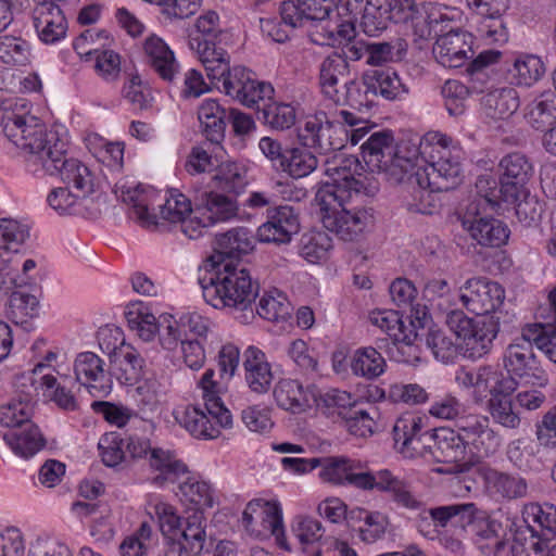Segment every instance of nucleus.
<instances>
[{"instance_id": "nucleus-1", "label": "nucleus", "mask_w": 556, "mask_h": 556, "mask_svg": "<svg viewBox=\"0 0 556 556\" xmlns=\"http://www.w3.org/2000/svg\"><path fill=\"white\" fill-rule=\"evenodd\" d=\"M421 418L415 416L400 417L393 426L395 448L405 457L424 456L427 448L438 463L455 464L458 472H464L473 464L467 457V440L463 430L447 428L421 432Z\"/></svg>"}, {"instance_id": "nucleus-2", "label": "nucleus", "mask_w": 556, "mask_h": 556, "mask_svg": "<svg viewBox=\"0 0 556 556\" xmlns=\"http://www.w3.org/2000/svg\"><path fill=\"white\" fill-rule=\"evenodd\" d=\"M201 283L204 300L214 308L238 314L236 318L242 324L254 318L253 304L258 294V283L243 265L214 261V271Z\"/></svg>"}, {"instance_id": "nucleus-3", "label": "nucleus", "mask_w": 556, "mask_h": 556, "mask_svg": "<svg viewBox=\"0 0 556 556\" xmlns=\"http://www.w3.org/2000/svg\"><path fill=\"white\" fill-rule=\"evenodd\" d=\"M2 122L4 135L28 154L27 163L35 172L54 170L55 163L67 152V142L33 115L4 112Z\"/></svg>"}, {"instance_id": "nucleus-4", "label": "nucleus", "mask_w": 556, "mask_h": 556, "mask_svg": "<svg viewBox=\"0 0 556 556\" xmlns=\"http://www.w3.org/2000/svg\"><path fill=\"white\" fill-rule=\"evenodd\" d=\"M362 172L363 165L354 155L340 154L327 160L325 173L332 182H327L318 189L315 201L318 205H329L334 202H346L353 193L359 194L365 189L361 180Z\"/></svg>"}, {"instance_id": "nucleus-5", "label": "nucleus", "mask_w": 556, "mask_h": 556, "mask_svg": "<svg viewBox=\"0 0 556 556\" xmlns=\"http://www.w3.org/2000/svg\"><path fill=\"white\" fill-rule=\"evenodd\" d=\"M30 417L27 404L21 407H0V425L9 428L3 433V440L15 455L25 459L33 457L46 445V439Z\"/></svg>"}, {"instance_id": "nucleus-6", "label": "nucleus", "mask_w": 556, "mask_h": 556, "mask_svg": "<svg viewBox=\"0 0 556 556\" xmlns=\"http://www.w3.org/2000/svg\"><path fill=\"white\" fill-rule=\"evenodd\" d=\"M455 381L466 389H473V399L482 402L490 395H511L518 387L516 379L492 365L460 367L456 370Z\"/></svg>"}, {"instance_id": "nucleus-7", "label": "nucleus", "mask_w": 556, "mask_h": 556, "mask_svg": "<svg viewBox=\"0 0 556 556\" xmlns=\"http://www.w3.org/2000/svg\"><path fill=\"white\" fill-rule=\"evenodd\" d=\"M345 202L319 205L324 227L343 241H356L374 224V210L344 206Z\"/></svg>"}, {"instance_id": "nucleus-8", "label": "nucleus", "mask_w": 556, "mask_h": 556, "mask_svg": "<svg viewBox=\"0 0 556 556\" xmlns=\"http://www.w3.org/2000/svg\"><path fill=\"white\" fill-rule=\"evenodd\" d=\"M459 300L463 305L478 316L498 315L503 319H510L507 313L503 314L501 306L505 300V290L495 281L485 277H473L465 281L459 288Z\"/></svg>"}, {"instance_id": "nucleus-9", "label": "nucleus", "mask_w": 556, "mask_h": 556, "mask_svg": "<svg viewBox=\"0 0 556 556\" xmlns=\"http://www.w3.org/2000/svg\"><path fill=\"white\" fill-rule=\"evenodd\" d=\"M341 134H343L342 125L330 119L324 111L307 116L304 124L298 127L300 144L320 155L341 150L344 147Z\"/></svg>"}, {"instance_id": "nucleus-10", "label": "nucleus", "mask_w": 556, "mask_h": 556, "mask_svg": "<svg viewBox=\"0 0 556 556\" xmlns=\"http://www.w3.org/2000/svg\"><path fill=\"white\" fill-rule=\"evenodd\" d=\"M346 484L354 485L363 490L374 488L391 494L393 501L408 509H418L421 503L413 495L409 485L393 476L389 470H380L377 475L364 471L363 467L353 468L349 473Z\"/></svg>"}, {"instance_id": "nucleus-11", "label": "nucleus", "mask_w": 556, "mask_h": 556, "mask_svg": "<svg viewBox=\"0 0 556 556\" xmlns=\"http://www.w3.org/2000/svg\"><path fill=\"white\" fill-rule=\"evenodd\" d=\"M362 156L371 172L382 174L392 182L402 173L394 162V136L392 130L382 129L371 132L361 144Z\"/></svg>"}, {"instance_id": "nucleus-12", "label": "nucleus", "mask_w": 556, "mask_h": 556, "mask_svg": "<svg viewBox=\"0 0 556 556\" xmlns=\"http://www.w3.org/2000/svg\"><path fill=\"white\" fill-rule=\"evenodd\" d=\"M479 204H468L462 217V226L481 247L500 248L507 243L510 230L500 219L484 216Z\"/></svg>"}, {"instance_id": "nucleus-13", "label": "nucleus", "mask_w": 556, "mask_h": 556, "mask_svg": "<svg viewBox=\"0 0 556 556\" xmlns=\"http://www.w3.org/2000/svg\"><path fill=\"white\" fill-rule=\"evenodd\" d=\"M457 429L463 430L467 445L471 447L473 464L497 452L501 446V437L490 427L486 416L468 415L457 420Z\"/></svg>"}, {"instance_id": "nucleus-14", "label": "nucleus", "mask_w": 556, "mask_h": 556, "mask_svg": "<svg viewBox=\"0 0 556 556\" xmlns=\"http://www.w3.org/2000/svg\"><path fill=\"white\" fill-rule=\"evenodd\" d=\"M500 193L505 202H515L527 194L533 175L532 164L526 155L514 152L505 155L500 164Z\"/></svg>"}, {"instance_id": "nucleus-15", "label": "nucleus", "mask_w": 556, "mask_h": 556, "mask_svg": "<svg viewBox=\"0 0 556 556\" xmlns=\"http://www.w3.org/2000/svg\"><path fill=\"white\" fill-rule=\"evenodd\" d=\"M266 218L256 232L263 243L287 244L300 230L299 216L290 205L267 208Z\"/></svg>"}, {"instance_id": "nucleus-16", "label": "nucleus", "mask_w": 556, "mask_h": 556, "mask_svg": "<svg viewBox=\"0 0 556 556\" xmlns=\"http://www.w3.org/2000/svg\"><path fill=\"white\" fill-rule=\"evenodd\" d=\"M467 7L481 17L478 28L481 37L494 43L508 40L503 15L509 8V0H465Z\"/></svg>"}, {"instance_id": "nucleus-17", "label": "nucleus", "mask_w": 556, "mask_h": 556, "mask_svg": "<svg viewBox=\"0 0 556 556\" xmlns=\"http://www.w3.org/2000/svg\"><path fill=\"white\" fill-rule=\"evenodd\" d=\"M434 184L427 169L417 168L407 176L409 195L405 200V206L408 212L431 215L440 207L442 190L435 188Z\"/></svg>"}, {"instance_id": "nucleus-18", "label": "nucleus", "mask_w": 556, "mask_h": 556, "mask_svg": "<svg viewBox=\"0 0 556 556\" xmlns=\"http://www.w3.org/2000/svg\"><path fill=\"white\" fill-rule=\"evenodd\" d=\"M76 381L86 387L96 397L106 396L112 390L110 371L104 370V362L93 352H83L74 362Z\"/></svg>"}, {"instance_id": "nucleus-19", "label": "nucleus", "mask_w": 556, "mask_h": 556, "mask_svg": "<svg viewBox=\"0 0 556 556\" xmlns=\"http://www.w3.org/2000/svg\"><path fill=\"white\" fill-rule=\"evenodd\" d=\"M206 518L203 511L194 510L179 529L177 539L169 543L165 556H194L208 544L206 540Z\"/></svg>"}, {"instance_id": "nucleus-20", "label": "nucleus", "mask_w": 556, "mask_h": 556, "mask_svg": "<svg viewBox=\"0 0 556 556\" xmlns=\"http://www.w3.org/2000/svg\"><path fill=\"white\" fill-rule=\"evenodd\" d=\"M503 363L507 370L506 375L532 377L533 383L539 387H544L548 382L544 371L539 370L533 346L529 342L515 341L509 344L504 353Z\"/></svg>"}, {"instance_id": "nucleus-21", "label": "nucleus", "mask_w": 556, "mask_h": 556, "mask_svg": "<svg viewBox=\"0 0 556 556\" xmlns=\"http://www.w3.org/2000/svg\"><path fill=\"white\" fill-rule=\"evenodd\" d=\"M508 319H503L498 315H484L475 318L470 330L462 340L470 357H481L486 354L497 333L502 330H508Z\"/></svg>"}, {"instance_id": "nucleus-22", "label": "nucleus", "mask_w": 556, "mask_h": 556, "mask_svg": "<svg viewBox=\"0 0 556 556\" xmlns=\"http://www.w3.org/2000/svg\"><path fill=\"white\" fill-rule=\"evenodd\" d=\"M333 0H288L280 8L281 20L292 28L312 25L329 17Z\"/></svg>"}, {"instance_id": "nucleus-23", "label": "nucleus", "mask_w": 556, "mask_h": 556, "mask_svg": "<svg viewBox=\"0 0 556 556\" xmlns=\"http://www.w3.org/2000/svg\"><path fill=\"white\" fill-rule=\"evenodd\" d=\"M110 375L122 384L131 386L143 375L144 359L140 353L124 341L110 353Z\"/></svg>"}, {"instance_id": "nucleus-24", "label": "nucleus", "mask_w": 556, "mask_h": 556, "mask_svg": "<svg viewBox=\"0 0 556 556\" xmlns=\"http://www.w3.org/2000/svg\"><path fill=\"white\" fill-rule=\"evenodd\" d=\"M274 397L279 407L292 413H302L317 402V390L293 379H281L274 388Z\"/></svg>"}, {"instance_id": "nucleus-25", "label": "nucleus", "mask_w": 556, "mask_h": 556, "mask_svg": "<svg viewBox=\"0 0 556 556\" xmlns=\"http://www.w3.org/2000/svg\"><path fill=\"white\" fill-rule=\"evenodd\" d=\"M522 519L531 536L546 543L556 536L555 505L529 503L522 509Z\"/></svg>"}, {"instance_id": "nucleus-26", "label": "nucleus", "mask_w": 556, "mask_h": 556, "mask_svg": "<svg viewBox=\"0 0 556 556\" xmlns=\"http://www.w3.org/2000/svg\"><path fill=\"white\" fill-rule=\"evenodd\" d=\"M189 46L194 50L199 60L203 64L207 77L214 81L215 79L222 80L229 72V55L216 41L205 38L201 40L198 37H191Z\"/></svg>"}, {"instance_id": "nucleus-27", "label": "nucleus", "mask_w": 556, "mask_h": 556, "mask_svg": "<svg viewBox=\"0 0 556 556\" xmlns=\"http://www.w3.org/2000/svg\"><path fill=\"white\" fill-rule=\"evenodd\" d=\"M243 367L245 382L252 392L264 394L271 389L274 374L263 351L249 346L244 352Z\"/></svg>"}, {"instance_id": "nucleus-28", "label": "nucleus", "mask_w": 556, "mask_h": 556, "mask_svg": "<svg viewBox=\"0 0 556 556\" xmlns=\"http://www.w3.org/2000/svg\"><path fill=\"white\" fill-rule=\"evenodd\" d=\"M54 170H46L49 175L59 174L61 179L73 188L78 197L86 198L93 192V175L90 169L77 159L67 157V152L63 153L60 161L55 163Z\"/></svg>"}, {"instance_id": "nucleus-29", "label": "nucleus", "mask_w": 556, "mask_h": 556, "mask_svg": "<svg viewBox=\"0 0 556 556\" xmlns=\"http://www.w3.org/2000/svg\"><path fill=\"white\" fill-rule=\"evenodd\" d=\"M350 77V66L345 58L333 52L323 60L319 65V86L321 92L334 103H341L339 83H345Z\"/></svg>"}, {"instance_id": "nucleus-30", "label": "nucleus", "mask_w": 556, "mask_h": 556, "mask_svg": "<svg viewBox=\"0 0 556 556\" xmlns=\"http://www.w3.org/2000/svg\"><path fill=\"white\" fill-rule=\"evenodd\" d=\"M255 248V237L245 227H237L216 237V253L218 261L233 262L251 253Z\"/></svg>"}, {"instance_id": "nucleus-31", "label": "nucleus", "mask_w": 556, "mask_h": 556, "mask_svg": "<svg viewBox=\"0 0 556 556\" xmlns=\"http://www.w3.org/2000/svg\"><path fill=\"white\" fill-rule=\"evenodd\" d=\"M227 110L216 100L206 99L198 110V119L201 124V131L214 148H220L225 139L227 123Z\"/></svg>"}, {"instance_id": "nucleus-32", "label": "nucleus", "mask_w": 556, "mask_h": 556, "mask_svg": "<svg viewBox=\"0 0 556 556\" xmlns=\"http://www.w3.org/2000/svg\"><path fill=\"white\" fill-rule=\"evenodd\" d=\"M465 38L464 33L453 29L438 36L433 46V54L438 62L445 67H460L467 60V52L470 51Z\"/></svg>"}, {"instance_id": "nucleus-33", "label": "nucleus", "mask_w": 556, "mask_h": 556, "mask_svg": "<svg viewBox=\"0 0 556 556\" xmlns=\"http://www.w3.org/2000/svg\"><path fill=\"white\" fill-rule=\"evenodd\" d=\"M482 511L473 503H460L433 507L429 509V515L440 527L451 523L468 532L478 517L482 516Z\"/></svg>"}, {"instance_id": "nucleus-34", "label": "nucleus", "mask_w": 556, "mask_h": 556, "mask_svg": "<svg viewBox=\"0 0 556 556\" xmlns=\"http://www.w3.org/2000/svg\"><path fill=\"white\" fill-rule=\"evenodd\" d=\"M34 26L40 40L45 43H55L65 37L67 22L60 7L35 8Z\"/></svg>"}, {"instance_id": "nucleus-35", "label": "nucleus", "mask_w": 556, "mask_h": 556, "mask_svg": "<svg viewBox=\"0 0 556 556\" xmlns=\"http://www.w3.org/2000/svg\"><path fill=\"white\" fill-rule=\"evenodd\" d=\"M150 467L160 473L154 477L153 482L163 485L164 483H178L189 475L187 465L178 459L169 450L154 447L149 456Z\"/></svg>"}, {"instance_id": "nucleus-36", "label": "nucleus", "mask_w": 556, "mask_h": 556, "mask_svg": "<svg viewBox=\"0 0 556 556\" xmlns=\"http://www.w3.org/2000/svg\"><path fill=\"white\" fill-rule=\"evenodd\" d=\"M214 376L213 369H206L199 381L203 392L204 407L223 428H228L232 425V416L219 397L222 388L219 382L214 380Z\"/></svg>"}, {"instance_id": "nucleus-37", "label": "nucleus", "mask_w": 556, "mask_h": 556, "mask_svg": "<svg viewBox=\"0 0 556 556\" xmlns=\"http://www.w3.org/2000/svg\"><path fill=\"white\" fill-rule=\"evenodd\" d=\"M365 81L376 98L380 96L386 100H395L408 92L399 75L391 70H369L365 72Z\"/></svg>"}, {"instance_id": "nucleus-38", "label": "nucleus", "mask_w": 556, "mask_h": 556, "mask_svg": "<svg viewBox=\"0 0 556 556\" xmlns=\"http://www.w3.org/2000/svg\"><path fill=\"white\" fill-rule=\"evenodd\" d=\"M481 104L491 118H506L518 110L519 94L511 87L496 88L482 97Z\"/></svg>"}, {"instance_id": "nucleus-39", "label": "nucleus", "mask_w": 556, "mask_h": 556, "mask_svg": "<svg viewBox=\"0 0 556 556\" xmlns=\"http://www.w3.org/2000/svg\"><path fill=\"white\" fill-rule=\"evenodd\" d=\"M198 201V210L203 211V218L211 225L228 220L237 214V203L231 197L205 191Z\"/></svg>"}, {"instance_id": "nucleus-40", "label": "nucleus", "mask_w": 556, "mask_h": 556, "mask_svg": "<svg viewBox=\"0 0 556 556\" xmlns=\"http://www.w3.org/2000/svg\"><path fill=\"white\" fill-rule=\"evenodd\" d=\"M525 117L528 124L539 131H546L556 124V97L552 92L542 93L527 105Z\"/></svg>"}, {"instance_id": "nucleus-41", "label": "nucleus", "mask_w": 556, "mask_h": 556, "mask_svg": "<svg viewBox=\"0 0 556 556\" xmlns=\"http://www.w3.org/2000/svg\"><path fill=\"white\" fill-rule=\"evenodd\" d=\"M460 148L454 147L448 157L438 161L430 169L431 179L434 186L441 190L454 189L462 180L463 167L460 163Z\"/></svg>"}, {"instance_id": "nucleus-42", "label": "nucleus", "mask_w": 556, "mask_h": 556, "mask_svg": "<svg viewBox=\"0 0 556 556\" xmlns=\"http://www.w3.org/2000/svg\"><path fill=\"white\" fill-rule=\"evenodd\" d=\"M144 51L151 66L164 79L172 81L176 72L173 51L159 37L151 36L144 42Z\"/></svg>"}, {"instance_id": "nucleus-43", "label": "nucleus", "mask_w": 556, "mask_h": 556, "mask_svg": "<svg viewBox=\"0 0 556 556\" xmlns=\"http://www.w3.org/2000/svg\"><path fill=\"white\" fill-rule=\"evenodd\" d=\"M292 532L299 540L305 556L321 555V549L316 545L324 535L320 521L307 516H298L294 518Z\"/></svg>"}, {"instance_id": "nucleus-44", "label": "nucleus", "mask_w": 556, "mask_h": 556, "mask_svg": "<svg viewBox=\"0 0 556 556\" xmlns=\"http://www.w3.org/2000/svg\"><path fill=\"white\" fill-rule=\"evenodd\" d=\"M350 366L355 376L374 380L384 372L387 364L381 352L374 346H365L354 352Z\"/></svg>"}, {"instance_id": "nucleus-45", "label": "nucleus", "mask_w": 556, "mask_h": 556, "mask_svg": "<svg viewBox=\"0 0 556 556\" xmlns=\"http://www.w3.org/2000/svg\"><path fill=\"white\" fill-rule=\"evenodd\" d=\"M421 139V160L427 163V166L419 167L420 169H430L438 161L448 157L450 153L453 152L454 147L451 137L439 131H429Z\"/></svg>"}, {"instance_id": "nucleus-46", "label": "nucleus", "mask_w": 556, "mask_h": 556, "mask_svg": "<svg viewBox=\"0 0 556 556\" xmlns=\"http://www.w3.org/2000/svg\"><path fill=\"white\" fill-rule=\"evenodd\" d=\"M488 483L496 494L506 500L523 498L528 495V482L519 476L491 470L486 476Z\"/></svg>"}, {"instance_id": "nucleus-47", "label": "nucleus", "mask_w": 556, "mask_h": 556, "mask_svg": "<svg viewBox=\"0 0 556 556\" xmlns=\"http://www.w3.org/2000/svg\"><path fill=\"white\" fill-rule=\"evenodd\" d=\"M181 424L190 434L203 440L216 439L222 427L215 418L197 406L187 407Z\"/></svg>"}, {"instance_id": "nucleus-48", "label": "nucleus", "mask_w": 556, "mask_h": 556, "mask_svg": "<svg viewBox=\"0 0 556 556\" xmlns=\"http://www.w3.org/2000/svg\"><path fill=\"white\" fill-rule=\"evenodd\" d=\"M304 147H287V156L281 172L299 179L312 174L318 166L317 156Z\"/></svg>"}, {"instance_id": "nucleus-49", "label": "nucleus", "mask_w": 556, "mask_h": 556, "mask_svg": "<svg viewBox=\"0 0 556 556\" xmlns=\"http://www.w3.org/2000/svg\"><path fill=\"white\" fill-rule=\"evenodd\" d=\"M421 137L416 136L407 140H401L399 143L394 142V162L393 166L401 169L397 178H392V182H403L408 173L417 166L421 160Z\"/></svg>"}, {"instance_id": "nucleus-50", "label": "nucleus", "mask_w": 556, "mask_h": 556, "mask_svg": "<svg viewBox=\"0 0 556 556\" xmlns=\"http://www.w3.org/2000/svg\"><path fill=\"white\" fill-rule=\"evenodd\" d=\"M257 519L261 521L262 534L265 532L275 536L277 544L286 549L291 551L285 535L282 510L278 503L265 502L261 505Z\"/></svg>"}, {"instance_id": "nucleus-51", "label": "nucleus", "mask_w": 556, "mask_h": 556, "mask_svg": "<svg viewBox=\"0 0 556 556\" xmlns=\"http://www.w3.org/2000/svg\"><path fill=\"white\" fill-rule=\"evenodd\" d=\"M390 20L388 0H365L362 8L361 27L368 36L386 29Z\"/></svg>"}, {"instance_id": "nucleus-52", "label": "nucleus", "mask_w": 556, "mask_h": 556, "mask_svg": "<svg viewBox=\"0 0 556 556\" xmlns=\"http://www.w3.org/2000/svg\"><path fill=\"white\" fill-rule=\"evenodd\" d=\"M406 52L407 43L402 38L368 43V58L366 63L380 66L389 62H399L404 59Z\"/></svg>"}, {"instance_id": "nucleus-53", "label": "nucleus", "mask_w": 556, "mask_h": 556, "mask_svg": "<svg viewBox=\"0 0 556 556\" xmlns=\"http://www.w3.org/2000/svg\"><path fill=\"white\" fill-rule=\"evenodd\" d=\"M257 119L277 130L289 129L295 124L296 113L294 106L288 103L264 104L257 106Z\"/></svg>"}, {"instance_id": "nucleus-54", "label": "nucleus", "mask_w": 556, "mask_h": 556, "mask_svg": "<svg viewBox=\"0 0 556 556\" xmlns=\"http://www.w3.org/2000/svg\"><path fill=\"white\" fill-rule=\"evenodd\" d=\"M177 484L185 501L197 506L194 510L202 511L204 508L213 507L214 492L206 482L194 480L187 475Z\"/></svg>"}, {"instance_id": "nucleus-55", "label": "nucleus", "mask_w": 556, "mask_h": 556, "mask_svg": "<svg viewBox=\"0 0 556 556\" xmlns=\"http://www.w3.org/2000/svg\"><path fill=\"white\" fill-rule=\"evenodd\" d=\"M343 87L345 92L341 93L342 100L340 104L349 105L359 112H367L375 106L376 94L368 88L365 81V74L361 81L349 79L343 84Z\"/></svg>"}, {"instance_id": "nucleus-56", "label": "nucleus", "mask_w": 556, "mask_h": 556, "mask_svg": "<svg viewBox=\"0 0 556 556\" xmlns=\"http://www.w3.org/2000/svg\"><path fill=\"white\" fill-rule=\"evenodd\" d=\"M38 306L35 295L15 291L10 295L7 315L14 324L26 325L28 318L37 316Z\"/></svg>"}, {"instance_id": "nucleus-57", "label": "nucleus", "mask_w": 556, "mask_h": 556, "mask_svg": "<svg viewBox=\"0 0 556 556\" xmlns=\"http://www.w3.org/2000/svg\"><path fill=\"white\" fill-rule=\"evenodd\" d=\"M254 312L264 319L276 321L286 319L290 315L291 304L283 293L275 289L260 299Z\"/></svg>"}, {"instance_id": "nucleus-58", "label": "nucleus", "mask_w": 556, "mask_h": 556, "mask_svg": "<svg viewBox=\"0 0 556 556\" xmlns=\"http://www.w3.org/2000/svg\"><path fill=\"white\" fill-rule=\"evenodd\" d=\"M214 176L217 186L229 193L239 194L247 185L245 170L236 162H223Z\"/></svg>"}, {"instance_id": "nucleus-59", "label": "nucleus", "mask_w": 556, "mask_h": 556, "mask_svg": "<svg viewBox=\"0 0 556 556\" xmlns=\"http://www.w3.org/2000/svg\"><path fill=\"white\" fill-rule=\"evenodd\" d=\"M500 529L501 523L491 519L485 511H482V516L478 517L468 533L472 536L476 543L483 540L490 542L486 546L492 547L495 554H497L505 546V542L500 539L497 533Z\"/></svg>"}, {"instance_id": "nucleus-60", "label": "nucleus", "mask_w": 556, "mask_h": 556, "mask_svg": "<svg viewBox=\"0 0 556 556\" xmlns=\"http://www.w3.org/2000/svg\"><path fill=\"white\" fill-rule=\"evenodd\" d=\"M545 67L542 60L535 55L518 58L510 71L513 79L517 85L531 86L544 74Z\"/></svg>"}, {"instance_id": "nucleus-61", "label": "nucleus", "mask_w": 556, "mask_h": 556, "mask_svg": "<svg viewBox=\"0 0 556 556\" xmlns=\"http://www.w3.org/2000/svg\"><path fill=\"white\" fill-rule=\"evenodd\" d=\"M323 470L320 477L334 484H346L349 473L353 468H359L361 463L348 457H327L321 459Z\"/></svg>"}, {"instance_id": "nucleus-62", "label": "nucleus", "mask_w": 556, "mask_h": 556, "mask_svg": "<svg viewBox=\"0 0 556 556\" xmlns=\"http://www.w3.org/2000/svg\"><path fill=\"white\" fill-rule=\"evenodd\" d=\"M29 46L20 37L0 36V61L11 66H22L28 62Z\"/></svg>"}, {"instance_id": "nucleus-63", "label": "nucleus", "mask_w": 556, "mask_h": 556, "mask_svg": "<svg viewBox=\"0 0 556 556\" xmlns=\"http://www.w3.org/2000/svg\"><path fill=\"white\" fill-rule=\"evenodd\" d=\"M489 412L493 420L507 429H517L521 419L514 412L510 395H497L488 401Z\"/></svg>"}, {"instance_id": "nucleus-64", "label": "nucleus", "mask_w": 556, "mask_h": 556, "mask_svg": "<svg viewBox=\"0 0 556 556\" xmlns=\"http://www.w3.org/2000/svg\"><path fill=\"white\" fill-rule=\"evenodd\" d=\"M426 344L442 363L452 362L458 355V345L441 329H430L426 336Z\"/></svg>"}]
</instances>
